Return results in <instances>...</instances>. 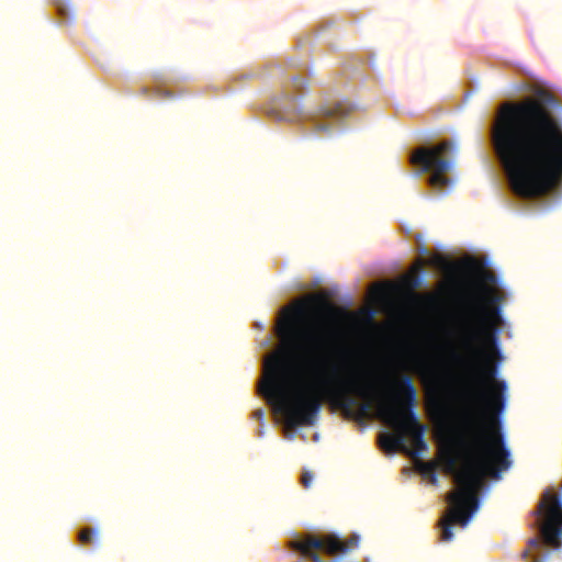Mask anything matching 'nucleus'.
<instances>
[{
    "mask_svg": "<svg viewBox=\"0 0 562 562\" xmlns=\"http://www.w3.org/2000/svg\"><path fill=\"white\" fill-rule=\"evenodd\" d=\"M483 299L470 291L461 301L454 322L453 337L457 346L451 349V360L465 369L461 398L467 406L464 427L459 438L467 459L458 469V458L452 448L441 458L445 471L454 474L458 490L447 497L451 503L447 516L440 521L441 540L453 538L451 526L465 527L479 508L477 492L485 476L499 479L512 461L503 435L496 425L487 423L490 414L497 415L505 406L506 383L496 380L497 368L487 347L495 344V326L499 321V303L503 296L490 290Z\"/></svg>",
    "mask_w": 562,
    "mask_h": 562,
    "instance_id": "1",
    "label": "nucleus"
},
{
    "mask_svg": "<svg viewBox=\"0 0 562 562\" xmlns=\"http://www.w3.org/2000/svg\"><path fill=\"white\" fill-rule=\"evenodd\" d=\"M276 334L280 348L266 361L260 392L289 428L313 426L325 396L345 411L356 405L351 393L371 397V383L338 347L336 328L310 317L304 303L282 310Z\"/></svg>",
    "mask_w": 562,
    "mask_h": 562,
    "instance_id": "2",
    "label": "nucleus"
},
{
    "mask_svg": "<svg viewBox=\"0 0 562 562\" xmlns=\"http://www.w3.org/2000/svg\"><path fill=\"white\" fill-rule=\"evenodd\" d=\"M558 99L538 89L533 98L504 103L492 128L495 154L514 193L537 199L562 179V125L551 109Z\"/></svg>",
    "mask_w": 562,
    "mask_h": 562,
    "instance_id": "3",
    "label": "nucleus"
},
{
    "mask_svg": "<svg viewBox=\"0 0 562 562\" xmlns=\"http://www.w3.org/2000/svg\"><path fill=\"white\" fill-rule=\"evenodd\" d=\"M416 397L417 391L412 378L404 374L396 384L392 401L379 403L381 414L394 429V434L386 435L381 442L385 450L403 451L417 457L428 449L424 437L426 428L414 411Z\"/></svg>",
    "mask_w": 562,
    "mask_h": 562,
    "instance_id": "4",
    "label": "nucleus"
},
{
    "mask_svg": "<svg viewBox=\"0 0 562 562\" xmlns=\"http://www.w3.org/2000/svg\"><path fill=\"white\" fill-rule=\"evenodd\" d=\"M454 144L445 139L430 147H419L411 156V164L418 166L425 172H431L428 183L437 190L450 186L451 180L446 176L453 166Z\"/></svg>",
    "mask_w": 562,
    "mask_h": 562,
    "instance_id": "5",
    "label": "nucleus"
},
{
    "mask_svg": "<svg viewBox=\"0 0 562 562\" xmlns=\"http://www.w3.org/2000/svg\"><path fill=\"white\" fill-rule=\"evenodd\" d=\"M538 513L543 520L540 526L541 540L532 538L528 544L530 549H538L543 544L559 549L562 544V504L558 495L546 491L538 506Z\"/></svg>",
    "mask_w": 562,
    "mask_h": 562,
    "instance_id": "6",
    "label": "nucleus"
},
{
    "mask_svg": "<svg viewBox=\"0 0 562 562\" xmlns=\"http://www.w3.org/2000/svg\"><path fill=\"white\" fill-rule=\"evenodd\" d=\"M350 113V108L342 103H335L323 105L318 109L316 115L312 116L310 121L313 124L315 133H328L330 131L329 124L322 122L321 119L339 121Z\"/></svg>",
    "mask_w": 562,
    "mask_h": 562,
    "instance_id": "7",
    "label": "nucleus"
},
{
    "mask_svg": "<svg viewBox=\"0 0 562 562\" xmlns=\"http://www.w3.org/2000/svg\"><path fill=\"white\" fill-rule=\"evenodd\" d=\"M425 265L441 271H449L453 266L451 261L440 254L431 255L427 260H418L416 271L419 272Z\"/></svg>",
    "mask_w": 562,
    "mask_h": 562,
    "instance_id": "8",
    "label": "nucleus"
},
{
    "mask_svg": "<svg viewBox=\"0 0 562 562\" xmlns=\"http://www.w3.org/2000/svg\"><path fill=\"white\" fill-rule=\"evenodd\" d=\"M437 467L438 464L435 461L423 462L419 465V471L423 475L429 477L432 484H437Z\"/></svg>",
    "mask_w": 562,
    "mask_h": 562,
    "instance_id": "9",
    "label": "nucleus"
},
{
    "mask_svg": "<svg viewBox=\"0 0 562 562\" xmlns=\"http://www.w3.org/2000/svg\"><path fill=\"white\" fill-rule=\"evenodd\" d=\"M98 531L93 528H85L79 531L78 538L81 544H91L93 539L97 537Z\"/></svg>",
    "mask_w": 562,
    "mask_h": 562,
    "instance_id": "10",
    "label": "nucleus"
},
{
    "mask_svg": "<svg viewBox=\"0 0 562 562\" xmlns=\"http://www.w3.org/2000/svg\"><path fill=\"white\" fill-rule=\"evenodd\" d=\"M312 481H313V474L308 471H304L302 476H301V484L305 487V488H308L312 484Z\"/></svg>",
    "mask_w": 562,
    "mask_h": 562,
    "instance_id": "11",
    "label": "nucleus"
},
{
    "mask_svg": "<svg viewBox=\"0 0 562 562\" xmlns=\"http://www.w3.org/2000/svg\"><path fill=\"white\" fill-rule=\"evenodd\" d=\"M292 82H293L294 88H296V89H304L306 86V81L299 77H294L292 79Z\"/></svg>",
    "mask_w": 562,
    "mask_h": 562,
    "instance_id": "12",
    "label": "nucleus"
},
{
    "mask_svg": "<svg viewBox=\"0 0 562 562\" xmlns=\"http://www.w3.org/2000/svg\"><path fill=\"white\" fill-rule=\"evenodd\" d=\"M370 408H371V404L369 402L362 403L359 407L360 414L362 416L367 415L368 412L370 411Z\"/></svg>",
    "mask_w": 562,
    "mask_h": 562,
    "instance_id": "13",
    "label": "nucleus"
},
{
    "mask_svg": "<svg viewBox=\"0 0 562 562\" xmlns=\"http://www.w3.org/2000/svg\"><path fill=\"white\" fill-rule=\"evenodd\" d=\"M427 300H428L429 304L435 305V304L438 303V295L437 294H429L427 296Z\"/></svg>",
    "mask_w": 562,
    "mask_h": 562,
    "instance_id": "14",
    "label": "nucleus"
},
{
    "mask_svg": "<svg viewBox=\"0 0 562 562\" xmlns=\"http://www.w3.org/2000/svg\"><path fill=\"white\" fill-rule=\"evenodd\" d=\"M255 417L258 418V419H262L263 418V411L262 409H258L254 413Z\"/></svg>",
    "mask_w": 562,
    "mask_h": 562,
    "instance_id": "15",
    "label": "nucleus"
},
{
    "mask_svg": "<svg viewBox=\"0 0 562 562\" xmlns=\"http://www.w3.org/2000/svg\"><path fill=\"white\" fill-rule=\"evenodd\" d=\"M326 308H327L329 312H334V311H335V308H334L333 306H330V305H326Z\"/></svg>",
    "mask_w": 562,
    "mask_h": 562,
    "instance_id": "16",
    "label": "nucleus"
},
{
    "mask_svg": "<svg viewBox=\"0 0 562 562\" xmlns=\"http://www.w3.org/2000/svg\"><path fill=\"white\" fill-rule=\"evenodd\" d=\"M528 554H529V551L526 550V551H524L522 557L526 558V557H528Z\"/></svg>",
    "mask_w": 562,
    "mask_h": 562,
    "instance_id": "17",
    "label": "nucleus"
}]
</instances>
